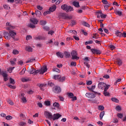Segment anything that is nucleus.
I'll return each instance as SVG.
<instances>
[{"instance_id":"obj_16","label":"nucleus","mask_w":126,"mask_h":126,"mask_svg":"<svg viewBox=\"0 0 126 126\" xmlns=\"http://www.w3.org/2000/svg\"><path fill=\"white\" fill-rule=\"evenodd\" d=\"M105 115V111L101 112L99 114V119L100 120L103 119V117Z\"/></svg>"},{"instance_id":"obj_47","label":"nucleus","mask_w":126,"mask_h":126,"mask_svg":"<svg viewBox=\"0 0 126 126\" xmlns=\"http://www.w3.org/2000/svg\"><path fill=\"white\" fill-rule=\"evenodd\" d=\"M116 14H117V15H119V16H121L122 15V12L121 11L117 10L115 12Z\"/></svg>"},{"instance_id":"obj_31","label":"nucleus","mask_w":126,"mask_h":126,"mask_svg":"<svg viewBox=\"0 0 126 126\" xmlns=\"http://www.w3.org/2000/svg\"><path fill=\"white\" fill-rule=\"evenodd\" d=\"M35 61V59L32 58L31 59H29L28 61L26 62V63H33V62Z\"/></svg>"},{"instance_id":"obj_32","label":"nucleus","mask_w":126,"mask_h":126,"mask_svg":"<svg viewBox=\"0 0 126 126\" xmlns=\"http://www.w3.org/2000/svg\"><path fill=\"white\" fill-rule=\"evenodd\" d=\"M3 7H4V9H6L7 10H8V9H10V7L6 4H4L3 5Z\"/></svg>"},{"instance_id":"obj_9","label":"nucleus","mask_w":126,"mask_h":126,"mask_svg":"<svg viewBox=\"0 0 126 126\" xmlns=\"http://www.w3.org/2000/svg\"><path fill=\"white\" fill-rule=\"evenodd\" d=\"M20 98L23 103H26V102H27V100H26V97H25V94L23 93L21 94Z\"/></svg>"},{"instance_id":"obj_56","label":"nucleus","mask_w":126,"mask_h":126,"mask_svg":"<svg viewBox=\"0 0 126 126\" xmlns=\"http://www.w3.org/2000/svg\"><path fill=\"white\" fill-rule=\"evenodd\" d=\"M16 3H17L18 4H20L22 3V1L21 0H15Z\"/></svg>"},{"instance_id":"obj_64","label":"nucleus","mask_w":126,"mask_h":126,"mask_svg":"<svg viewBox=\"0 0 126 126\" xmlns=\"http://www.w3.org/2000/svg\"><path fill=\"white\" fill-rule=\"evenodd\" d=\"M92 84V81H88L87 82V85H91Z\"/></svg>"},{"instance_id":"obj_52","label":"nucleus","mask_w":126,"mask_h":126,"mask_svg":"<svg viewBox=\"0 0 126 126\" xmlns=\"http://www.w3.org/2000/svg\"><path fill=\"white\" fill-rule=\"evenodd\" d=\"M19 126H26V123L25 122H20V124H19Z\"/></svg>"},{"instance_id":"obj_2","label":"nucleus","mask_w":126,"mask_h":126,"mask_svg":"<svg viewBox=\"0 0 126 126\" xmlns=\"http://www.w3.org/2000/svg\"><path fill=\"white\" fill-rule=\"evenodd\" d=\"M47 70H48L47 66L44 65L40 70H35L34 68H31L29 69V72L30 74H33L34 72H35V73H40V74H43Z\"/></svg>"},{"instance_id":"obj_62","label":"nucleus","mask_w":126,"mask_h":126,"mask_svg":"<svg viewBox=\"0 0 126 126\" xmlns=\"http://www.w3.org/2000/svg\"><path fill=\"white\" fill-rule=\"evenodd\" d=\"M28 94H33L34 93V91L32 90H30V91H28Z\"/></svg>"},{"instance_id":"obj_7","label":"nucleus","mask_w":126,"mask_h":126,"mask_svg":"<svg viewBox=\"0 0 126 126\" xmlns=\"http://www.w3.org/2000/svg\"><path fill=\"white\" fill-rule=\"evenodd\" d=\"M61 117L62 115L59 113H56L53 115V117H52V119L53 121H55V120H59V119H60V118H61Z\"/></svg>"},{"instance_id":"obj_12","label":"nucleus","mask_w":126,"mask_h":126,"mask_svg":"<svg viewBox=\"0 0 126 126\" xmlns=\"http://www.w3.org/2000/svg\"><path fill=\"white\" fill-rule=\"evenodd\" d=\"M67 4H63L62 5H61V9H63V10H64V11H66L67 9Z\"/></svg>"},{"instance_id":"obj_18","label":"nucleus","mask_w":126,"mask_h":126,"mask_svg":"<svg viewBox=\"0 0 126 126\" xmlns=\"http://www.w3.org/2000/svg\"><path fill=\"white\" fill-rule=\"evenodd\" d=\"M57 57H59L63 59V54L62 52H58L56 53Z\"/></svg>"},{"instance_id":"obj_1","label":"nucleus","mask_w":126,"mask_h":126,"mask_svg":"<svg viewBox=\"0 0 126 126\" xmlns=\"http://www.w3.org/2000/svg\"><path fill=\"white\" fill-rule=\"evenodd\" d=\"M6 26H7L6 30H10L9 33L4 32L3 33L4 37L6 40H9L10 37L12 38L14 41H18V38L16 37V32L14 31H11V29H14V27L10 24V23H6Z\"/></svg>"},{"instance_id":"obj_5","label":"nucleus","mask_w":126,"mask_h":126,"mask_svg":"<svg viewBox=\"0 0 126 126\" xmlns=\"http://www.w3.org/2000/svg\"><path fill=\"white\" fill-rule=\"evenodd\" d=\"M72 60H79V58L77 57V52L76 51H72L71 53Z\"/></svg>"},{"instance_id":"obj_42","label":"nucleus","mask_w":126,"mask_h":126,"mask_svg":"<svg viewBox=\"0 0 126 126\" xmlns=\"http://www.w3.org/2000/svg\"><path fill=\"white\" fill-rule=\"evenodd\" d=\"M64 80H65V76H63V77H61V78L59 79V81H60V82H63V81H64Z\"/></svg>"},{"instance_id":"obj_44","label":"nucleus","mask_w":126,"mask_h":126,"mask_svg":"<svg viewBox=\"0 0 126 126\" xmlns=\"http://www.w3.org/2000/svg\"><path fill=\"white\" fill-rule=\"evenodd\" d=\"M103 94L104 95V96H110V93L105 91H104L103 92Z\"/></svg>"},{"instance_id":"obj_48","label":"nucleus","mask_w":126,"mask_h":126,"mask_svg":"<svg viewBox=\"0 0 126 126\" xmlns=\"http://www.w3.org/2000/svg\"><path fill=\"white\" fill-rule=\"evenodd\" d=\"M116 110L118 111L119 112H120V111H122V107L119 105L116 106Z\"/></svg>"},{"instance_id":"obj_27","label":"nucleus","mask_w":126,"mask_h":126,"mask_svg":"<svg viewBox=\"0 0 126 126\" xmlns=\"http://www.w3.org/2000/svg\"><path fill=\"white\" fill-rule=\"evenodd\" d=\"M96 15H97V18H100L102 15V12H101V11L97 12Z\"/></svg>"},{"instance_id":"obj_60","label":"nucleus","mask_w":126,"mask_h":126,"mask_svg":"<svg viewBox=\"0 0 126 126\" xmlns=\"http://www.w3.org/2000/svg\"><path fill=\"white\" fill-rule=\"evenodd\" d=\"M71 65L72 66H76V63L75 62H71Z\"/></svg>"},{"instance_id":"obj_21","label":"nucleus","mask_w":126,"mask_h":126,"mask_svg":"<svg viewBox=\"0 0 126 126\" xmlns=\"http://www.w3.org/2000/svg\"><path fill=\"white\" fill-rule=\"evenodd\" d=\"M67 95L69 98H73V96H74V94L72 93H67Z\"/></svg>"},{"instance_id":"obj_39","label":"nucleus","mask_w":126,"mask_h":126,"mask_svg":"<svg viewBox=\"0 0 126 126\" xmlns=\"http://www.w3.org/2000/svg\"><path fill=\"white\" fill-rule=\"evenodd\" d=\"M5 119L7 120V121H10V120H12V116L9 115L6 116Z\"/></svg>"},{"instance_id":"obj_53","label":"nucleus","mask_w":126,"mask_h":126,"mask_svg":"<svg viewBox=\"0 0 126 126\" xmlns=\"http://www.w3.org/2000/svg\"><path fill=\"white\" fill-rule=\"evenodd\" d=\"M1 74H2V76L3 77H7V74H6V73L4 72H1Z\"/></svg>"},{"instance_id":"obj_10","label":"nucleus","mask_w":126,"mask_h":126,"mask_svg":"<svg viewBox=\"0 0 126 126\" xmlns=\"http://www.w3.org/2000/svg\"><path fill=\"white\" fill-rule=\"evenodd\" d=\"M56 9H57V5L55 4H54L51 7L49 8V11H50V13L54 12V11H56Z\"/></svg>"},{"instance_id":"obj_40","label":"nucleus","mask_w":126,"mask_h":126,"mask_svg":"<svg viewBox=\"0 0 126 126\" xmlns=\"http://www.w3.org/2000/svg\"><path fill=\"white\" fill-rule=\"evenodd\" d=\"M7 102L8 103V104H9V105H11V106H13L14 103L12 100L10 99H7Z\"/></svg>"},{"instance_id":"obj_57","label":"nucleus","mask_w":126,"mask_h":126,"mask_svg":"<svg viewBox=\"0 0 126 126\" xmlns=\"http://www.w3.org/2000/svg\"><path fill=\"white\" fill-rule=\"evenodd\" d=\"M102 19H104V18H106L107 17V15L104 14L103 13L101 14V17H100Z\"/></svg>"},{"instance_id":"obj_58","label":"nucleus","mask_w":126,"mask_h":126,"mask_svg":"<svg viewBox=\"0 0 126 126\" xmlns=\"http://www.w3.org/2000/svg\"><path fill=\"white\" fill-rule=\"evenodd\" d=\"M113 123L114 124H117V123H119V120H118V119L117 118H114L113 119Z\"/></svg>"},{"instance_id":"obj_23","label":"nucleus","mask_w":126,"mask_h":126,"mask_svg":"<svg viewBox=\"0 0 126 126\" xmlns=\"http://www.w3.org/2000/svg\"><path fill=\"white\" fill-rule=\"evenodd\" d=\"M21 81L22 82H27L29 81V78H22L21 79Z\"/></svg>"},{"instance_id":"obj_41","label":"nucleus","mask_w":126,"mask_h":126,"mask_svg":"<svg viewBox=\"0 0 126 126\" xmlns=\"http://www.w3.org/2000/svg\"><path fill=\"white\" fill-rule=\"evenodd\" d=\"M82 24L84 26H86V27H90V25H89L88 23H86V22H83Z\"/></svg>"},{"instance_id":"obj_35","label":"nucleus","mask_w":126,"mask_h":126,"mask_svg":"<svg viewBox=\"0 0 126 126\" xmlns=\"http://www.w3.org/2000/svg\"><path fill=\"white\" fill-rule=\"evenodd\" d=\"M104 91H107L110 88V85L105 84V86H104Z\"/></svg>"},{"instance_id":"obj_15","label":"nucleus","mask_w":126,"mask_h":126,"mask_svg":"<svg viewBox=\"0 0 126 126\" xmlns=\"http://www.w3.org/2000/svg\"><path fill=\"white\" fill-rule=\"evenodd\" d=\"M73 10H74V9H73V7L71 6H68L66 12H70L71 11H73Z\"/></svg>"},{"instance_id":"obj_46","label":"nucleus","mask_w":126,"mask_h":126,"mask_svg":"<svg viewBox=\"0 0 126 126\" xmlns=\"http://www.w3.org/2000/svg\"><path fill=\"white\" fill-rule=\"evenodd\" d=\"M9 81H10V83H11V84H15V81H14L13 79H12L11 78H10Z\"/></svg>"},{"instance_id":"obj_34","label":"nucleus","mask_w":126,"mask_h":126,"mask_svg":"<svg viewBox=\"0 0 126 126\" xmlns=\"http://www.w3.org/2000/svg\"><path fill=\"white\" fill-rule=\"evenodd\" d=\"M104 109V107L103 105H99L98 106V110H99V111H103Z\"/></svg>"},{"instance_id":"obj_43","label":"nucleus","mask_w":126,"mask_h":126,"mask_svg":"<svg viewBox=\"0 0 126 126\" xmlns=\"http://www.w3.org/2000/svg\"><path fill=\"white\" fill-rule=\"evenodd\" d=\"M12 53L13 55H18V54H19V51H18L17 50H14Z\"/></svg>"},{"instance_id":"obj_14","label":"nucleus","mask_w":126,"mask_h":126,"mask_svg":"<svg viewBox=\"0 0 126 126\" xmlns=\"http://www.w3.org/2000/svg\"><path fill=\"white\" fill-rule=\"evenodd\" d=\"M61 16L62 17V18H63V19H70V18H69V17H68V16H67L66 14L62 13Z\"/></svg>"},{"instance_id":"obj_59","label":"nucleus","mask_w":126,"mask_h":126,"mask_svg":"<svg viewBox=\"0 0 126 126\" xmlns=\"http://www.w3.org/2000/svg\"><path fill=\"white\" fill-rule=\"evenodd\" d=\"M73 37L74 39H75V40H76V41H79V37H78V36H76L73 35Z\"/></svg>"},{"instance_id":"obj_13","label":"nucleus","mask_w":126,"mask_h":126,"mask_svg":"<svg viewBox=\"0 0 126 126\" xmlns=\"http://www.w3.org/2000/svg\"><path fill=\"white\" fill-rule=\"evenodd\" d=\"M89 91H91L92 92H94V89L96 88L95 86H92V87H87Z\"/></svg>"},{"instance_id":"obj_11","label":"nucleus","mask_w":126,"mask_h":126,"mask_svg":"<svg viewBox=\"0 0 126 126\" xmlns=\"http://www.w3.org/2000/svg\"><path fill=\"white\" fill-rule=\"evenodd\" d=\"M106 86V83L100 82L98 84V88L99 89H103Z\"/></svg>"},{"instance_id":"obj_49","label":"nucleus","mask_w":126,"mask_h":126,"mask_svg":"<svg viewBox=\"0 0 126 126\" xmlns=\"http://www.w3.org/2000/svg\"><path fill=\"white\" fill-rule=\"evenodd\" d=\"M31 39H32V36L28 35L26 36V40L27 41H29Z\"/></svg>"},{"instance_id":"obj_37","label":"nucleus","mask_w":126,"mask_h":126,"mask_svg":"<svg viewBox=\"0 0 126 126\" xmlns=\"http://www.w3.org/2000/svg\"><path fill=\"white\" fill-rule=\"evenodd\" d=\"M25 71H26V68H24L20 73V74L21 75L24 74L25 73Z\"/></svg>"},{"instance_id":"obj_24","label":"nucleus","mask_w":126,"mask_h":126,"mask_svg":"<svg viewBox=\"0 0 126 126\" xmlns=\"http://www.w3.org/2000/svg\"><path fill=\"white\" fill-rule=\"evenodd\" d=\"M53 105V106H54L55 108H57V109L60 108V104L58 102H54Z\"/></svg>"},{"instance_id":"obj_17","label":"nucleus","mask_w":126,"mask_h":126,"mask_svg":"<svg viewBox=\"0 0 126 126\" xmlns=\"http://www.w3.org/2000/svg\"><path fill=\"white\" fill-rule=\"evenodd\" d=\"M35 14L37 17H40V16H42V13H41V11L39 10L35 11Z\"/></svg>"},{"instance_id":"obj_28","label":"nucleus","mask_w":126,"mask_h":126,"mask_svg":"<svg viewBox=\"0 0 126 126\" xmlns=\"http://www.w3.org/2000/svg\"><path fill=\"white\" fill-rule=\"evenodd\" d=\"M117 63L119 65H122V64H123V62L120 59L117 60Z\"/></svg>"},{"instance_id":"obj_4","label":"nucleus","mask_w":126,"mask_h":126,"mask_svg":"<svg viewBox=\"0 0 126 126\" xmlns=\"http://www.w3.org/2000/svg\"><path fill=\"white\" fill-rule=\"evenodd\" d=\"M44 115L46 118H47V119H49V120H53V115L52 114V113L48 111H45L44 112Z\"/></svg>"},{"instance_id":"obj_22","label":"nucleus","mask_w":126,"mask_h":126,"mask_svg":"<svg viewBox=\"0 0 126 126\" xmlns=\"http://www.w3.org/2000/svg\"><path fill=\"white\" fill-rule=\"evenodd\" d=\"M73 5L75 6V7H79V2L77 1H74L73 2Z\"/></svg>"},{"instance_id":"obj_45","label":"nucleus","mask_w":126,"mask_h":126,"mask_svg":"<svg viewBox=\"0 0 126 126\" xmlns=\"http://www.w3.org/2000/svg\"><path fill=\"white\" fill-rule=\"evenodd\" d=\"M117 117H118V118H119L120 119H123V117H124V115L122 113H118Z\"/></svg>"},{"instance_id":"obj_26","label":"nucleus","mask_w":126,"mask_h":126,"mask_svg":"<svg viewBox=\"0 0 126 126\" xmlns=\"http://www.w3.org/2000/svg\"><path fill=\"white\" fill-rule=\"evenodd\" d=\"M64 55L65 58H69V57H70V53L69 52H65Z\"/></svg>"},{"instance_id":"obj_54","label":"nucleus","mask_w":126,"mask_h":126,"mask_svg":"<svg viewBox=\"0 0 126 126\" xmlns=\"http://www.w3.org/2000/svg\"><path fill=\"white\" fill-rule=\"evenodd\" d=\"M50 13H51V12L50 11V10L49 11H46L45 12H44L43 13V15L46 16V15H47V14H50Z\"/></svg>"},{"instance_id":"obj_19","label":"nucleus","mask_w":126,"mask_h":126,"mask_svg":"<svg viewBox=\"0 0 126 126\" xmlns=\"http://www.w3.org/2000/svg\"><path fill=\"white\" fill-rule=\"evenodd\" d=\"M26 51H27V52H32V49L30 46H27L26 47Z\"/></svg>"},{"instance_id":"obj_8","label":"nucleus","mask_w":126,"mask_h":126,"mask_svg":"<svg viewBox=\"0 0 126 126\" xmlns=\"http://www.w3.org/2000/svg\"><path fill=\"white\" fill-rule=\"evenodd\" d=\"M61 91H62V90L61 89V88L60 87H55L53 88V92L55 93H61Z\"/></svg>"},{"instance_id":"obj_36","label":"nucleus","mask_w":126,"mask_h":126,"mask_svg":"<svg viewBox=\"0 0 126 126\" xmlns=\"http://www.w3.org/2000/svg\"><path fill=\"white\" fill-rule=\"evenodd\" d=\"M111 101H113V102H115L116 103H119V100L116 97L111 98Z\"/></svg>"},{"instance_id":"obj_38","label":"nucleus","mask_w":126,"mask_h":126,"mask_svg":"<svg viewBox=\"0 0 126 126\" xmlns=\"http://www.w3.org/2000/svg\"><path fill=\"white\" fill-rule=\"evenodd\" d=\"M44 105H45V106H51V102L50 101H45Z\"/></svg>"},{"instance_id":"obj_30","label":"nucleus","mask_w":126,"mask_h":126,"mask_svg":"<svg viewBox=\"0 0 126 126\" xmlns=\"http://www.w3.org/2000/svg\"><path fill=\"white\" fill-rule=\"evenodd\" d=\"M61 76L60 75H55L53 77V79H59V80H60V79L61 78Z\"/></svg>"},{"instance_id":"obj_6","label":"nucleus","mask_w":126,"mask_h":126,"mask_svg":"<svg viewBox=\"0 0 126 126\" xmlns=\"http://www.w3.org/2000/svg\"><path fill=\"white\" fill-rule=\"evenodd\" d=\"M85 95L87 97V98H89L90 99H94V98H95V97H96V95H95V94L93 93H87Z\"/></svg>"},{"instance_id":"obj_29","label":"nucleus","mask_w":126,"mask_h":126,"mask_svg":"<svg viewBox=\"0 0 126 126\" xmlns=\"http://www.w3.org/2000/svg\"><path fill=\"white\" fill-rule=\"evenodd\" d=\"M44 39V37L42 35H39L35 38V40H43Z\"/></svg>"},{"instance_id":"obj_33","label":"nucleus","mask_w":126,"mask_h":126,"mask_svg":"<svg viewBox=\"0 0 126 126\" xmlns=\"http://www.w3.org/2000/svg\"><path fill=\"white\" fill-rule=\"evenodd\" d=\"M13 69H14V67H10L8 68L7 71H8V72H9V73H11Z\"/></svg>"},{"instance_id":"obj_20","label":"nucleus","mask_w":126,"mask_h":126,"mask_svg":"<svg viewBox=\"0 0 126 126\" xmlns=\"http://www.w3.org/2000/svg\"><path fill=\"white\" fill-rule=\"evenodd\" d=\"M16 62V59L14 58L12 60H11L10 61V63L11 64H12V65H14V64H15V62Z\"/></svg>"},{"instance_id":"obj_3","label":"nucleus","mask_w":126,"mask_h":126,"mask_svg":"<svg viewBox=\"0 0 126 126\" xmlns=\"http://www.w3.org/2000/svg\"><path fill=\"white\" fill-rule=\"evenodd\" d=\"M30 21L31 23H30L28 25V27L32 29L35 28V27H36L35 25H36V24H38V20H37L36 18H32L31 19Z\"/></svg>"},{"instance_id":"obj_61","label":"nucleus","mask_w":126,"mask_h":126,"mask_svg":"<svg viewBox=\"0 0 126 126\" xmlns=\"http://www.w3.org/2000/svg\"><path fill=\"white\" fill-rule=\"evenodd\" d=\"M102 2L104 4H108V1L107 0H102Z\"/></svg>"},{"instance_id":"obj_50","label":"nucleus","mask_w":126,"mask_h":126,"mask_svg":"<svg viewBox=\"0 0 126 126\" xmlns=\"http://www.w3.org/2000/svg\"><path fill=\"white\" fill-rule=\"evenodd\" d=\"M68 33H72V34H74V35H76V31H68Z\"/></svg>"},{"instance_id":"obj_55","label":"nucleus","mask_w":126,"mask_h":126,"mask_svg":"<svg viewBox=\"0 0 126 126\" xmlns=\"http://www.w3.org/2000/svg\"><path fill=\"white\" fill-rule=\"evenodd\" d=\"M109 48H110V50H111V51H113V50L115 49L116 47H115V46H114L113 45H110L109 46Z\"/></svg>"},{"instance_id":"obj_63","label":"nucleus","mask_w":126,"mask_h":126,"mask_svg":"<svg viewBox=\"0 0 126 126\" xmlns=\"http://www.w3.org/2000/svg\"><path fill=\"white\" fill-rule=\"evenodd\" d=\"M97 125H98V126H103V122H102L101 121H98L97 122Z\"/></svg>"},{"instance_id":"obj_51","label":"nucleus","mask_w":126,"mask_h":126,"mask_svg":"<svg viewBox=\"0 0 126 126\" xmlns=\"http://www.w3.org/2000/svg\"><path fill=\"white\" fill-rule=\"evenodd\" d=\"M46 24H47V22H46V21H40V25H46Z\"/></svg>"},{"instance_id":"obj_25","label":"nucleus","mask_w":126,"mask_h":126,"mask_svg":"<svg viewBox=\"0 0 126 126\" xmlns=\"http://www.w3.org/2000/svg\"><path fill=\"white\" fill-rule=\"evenodd\" d=\"M115 35H116L117 37H122V32L118 31L115 32Z\"/></svg>"}]
</instances>
